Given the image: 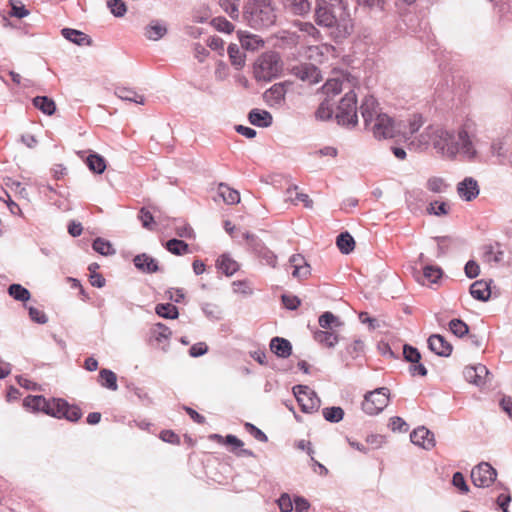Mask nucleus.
I'll return each instance as SVG.
<instances>
[{
	"instance_id": "nucleus-1",
	"label": "nucleus",
	"mask_w": 512,
	"mask_h": 512,
	"mask_svg": "<svg viewBox=\"0 0 512 512\" xmlns=\"http://www.w3.org/2000/svg\"><path fill=\"white\" fill-rule=\"evenodd\" d=\"M420 142L423 145L431 142L434 149L447 159L454 160L459 155L467 161L478 159L482 145L472 120H466L457 130L429 126L420 135Z\"/></svg>"
},
{
	"instance_id": "nucleus-2",
	"label": "nucleus",
	"mask_w": 512,
	"mask_h": 512,
	"mask_svg": "<svg viewBox=\"0 0 512 512\" xmlns=\"http://www.w3.org/2000/svg\"><path fill=\"white\" fill-rule=\"evenodd\" d=\"M245 15L251 27L265 28L274 24L276 14L269 0H253L245 6Z\"/></svg>"
},
{
	"instance_id": "nucleus-3",
	"label": "nucleus",
	"mask_w": 512,
	"mask_h": 512,
	"mask_svg": "<svg viewBox=\"0 0 512 512\" xmlns=\"http://www.w3.org/2000/svg\"><path fill=\"white\" fill-rule=\"evenodd\" d=\"M282 71V62L276 52L263 54L257 61L255 77L258 80L271 81L278 77Z\"/></svg>"
},
{
	"instance_id": "nucleus-4",
	"label": "nucleus",
	"mask_w": 512,
	"mask_h": 512,
	"mask_svg": "<svg viewBox=\"0 0 512 512\" xmlns=\"http://www.w3.org/2000/svg\"><path fill=\"white\" fill-rule=\"evenodd\" d=\"M335 116L340 125L353 127L357 124V95L354 90L350 89L339 101Z\"/></svg>"
},
{
	"instance_id": "nucleus-5",
	"label": "nucleus",
	"mask_w": 512,
	"mask_h": 512,
	"mask_svg": "<svg viewBox=\"0 0 512 512\" xmlns=\"http://www.w3.org/2000/svg\"><path fill=\"white\" fill-rule=\"evenodd\" d=\"M389 403V389L380 387L367 392L362 402V409L368 415H377Z\"/></svg>"
},
{
	"instance_id": "nucleus-6",
	"label": "nucleus",
	"mask_w": 512,
	"mask_h": 512,
	"mask_svg": "<svg viewBox=\"0 0 512 512\" xmlns=\"http://www.w3.org/2000/svg\"><path fill=\"white\" fill-rule=\"evenodd\" d=\"M292 390L302 412L313 413L318 411L321 400L314 390L306 385H296Z\"/></svg>"
},
{
	"instance_id": "nucleus-7",
	"label": "nucleus",
	"mask_w": 512,
	"mask_h": 512,
	"mask_svg": "<svg viewBox=\"0 0 512 512\" xmlns=\"http://www.w3.org/2000/svg\"><path fill=\"white\" fill-rule=\"evenodd\" d=\"M497 477V471L489 463L481 462L471 471L473 484L480 488L489 487Z\"/></svg>"
},
{
	"instance_id": "nucleus-8",
	"label": "nucleus",
	"mask_w": 512,
	"mask_h": 512,
	"mask_svg": "<svg viewBox=\"0 0 512 512\" xmlns=\"http://www.w3.org/2000/svg\"><path fill=\"white\" fill-rule=\"evenodd\" d=\"M375 138L388 139L395 136L396 126L393 119L387 115H377L376 120L368 127Z\"/></svg>"
},
{
	"instance_id": "nucleus-9",
	"label": "nucleus",
	"mask_w": 512,
	"mask_h": 512,
	"mask_svg": "<svg viewBox=\"0 0 512 512\" xmlns=\"http://www.w3.org/2000/svg\"><path fill=\"white\" fill-rule=\"evenodd\" d=\"M54 407V413L53 417L56 418H65L71 422L78 421L81 416L82 412L79 407L74 405H69L67 401L61 398H54V404H52Z\"/></svg>"
},
{
	"instance_id": "nucleus-10",
	"label": "nucleus",
	"mask_w": 512,
	"mask_h": 512,
	"mask_svg": "<svg viewBox=\"0 0 512 512\" xmlns=\"http://www.w3.org/2000/svg\"><path fill=\"white\" fill-rule=\"evenodd\" d=\"M359 109L366 127H369L376 120L377 115L384 114L381 112L375 97L371 95L364 97Z\"/></svg>"
},
{
	"instance_id": "nucleus-11",
	"label": "nucleus",
	"mask_w": 512,
	"mask_h": 512,
	"mask_svg": "<svg viewBox=\"0 0 512 512\" xmlns=\"http://www.w3.org/2000/svg\"><path fill=\"white\" fill-rule=\"evenodd\" d=\"M489 374L487 367L482 364L467 366L463 371L465 380L478 387L483 386L488 381Z\"/></svg>"
},
{
	"instance_id": "nucleus-12",
	"label": "nucleus",
	"mask_w": 512,
	"mask_h": 512,
	"mask_svg": "<svg viewBox=\"0 0 512 512\" xmlns=\"http://www.w3.org/2000/svg\"><path fill=\"white\" fill-rule=\"evenodd\" d=\"M479 193L480 188L478 182L473 177H465L457 184V194L466 202L476 199L479 196Z\"/></svg>"
},
{
	"instance_id": "nucleus-13",
	"label": "nucleus",
	"mask_w": 512,
	"mask_h": 512,
	"mask_svg": "<svg viewBox=\"0 0 512 512\" xmlns=\"http://www.w3.org/2000/svg\"><path fill=\"white\" fill-rule=\"evenodd\" d=\"M23 404L26 408L31 409L32 411H41L50 416H52L55 411L52 405L54 404V398L52 400H47L41 395H29L24 399Z\"/></svg>"
},
{
	"instance_id": "nucleus-14",
	"label": "nucleus",
	"mask_w": 512,
	"mask_h": 512,
	"mask_svg": "<svg viewBox=\"0 0 512 512\" xmlns=\"http://www.w3.org/2000/svg\"><path fill=\"white\" fill-rule=\"evenodd\" d=\"M411 442L423 449L430 450L435 446L434 434L424 426H419L410 434Z\"/></svg>"
},
{
	"instance_id": "nucleus-15",
	"label": "nucleus",
	"mask_w": 512,
	"mask_h": 512,
	"mask_svg": "<svg viewBox=\"0 0 512 512\" xmlns=\"http://www.w3.org/2000/svg\"><path fill=\"white\" fill-rule=\"evenodd\" d=\"M428 347L438 356L448 357L452 353V345L440 334H433L428 338Z\"/></svg>"
},
{
	"instance_id": "nucleus-16",
	"label": "nucleus",
	"mask_w": 512,
	"mask_h": 512,
	"mask_svg": "<svg viewBox=\"0 0 512 512\" xmlns=\"http://www.w3.org/2000/svg\"><path fill=\"white\" fill-rule=\"evenodd\" d=\"M135 267L143 273L151 274L160 270L157 261L146 253L136 255L133 259Z\"/></svg>"
},
{
	"instance_id": "nucleus-17",
	"label": "nucleus",
	"mask_w": 512,
	"mask_h": 512,
	"mask_svg": "<svg viewBox=\"0 0 512 512\" xmlns=\"http://www.w3.org/2000/svg\"><path fill=\"white\" fill-rule=\"evenodd\" d=\"M294 75L302 81L309 83L318 82L319 70L312 64H301L293 68Z\"/></svg>"
},
{
	"instance_id": "nucleus-18",
	"label": "nucleus",
	"mask_w": 512,
	"mask_h": 512,
	"mask_svg": "<svg viewBox=\"0 0 512 512\" xmlns=\"http://www.w3.org/2000/svg\"><path fill=\"white\" fill-rule=\"evenodd\" d=\"M286 90L283 84L277 83L264 93V99L270 106H280L285 100Z\"/></svg>"
},
{
	"instance_id": "nucleus-19",
	"label": "nucleus",
	"mask_w": 512,
	"mask_h": 512,
	"mask_svg": "<svg viewBox=\"0 0 512 512\" xmlns=\"http://www.w3.org/2000/svg\"><path fill=\"white\" fill-rule=\"evenodd\" d=\"M491 280L489 282L485 280H477L473 282L470 286V294L471 296L479 301L486 302L489 300L491 296Z\"/></svg>"
},
{
	"instance_id": "nucleus-20",
	"label": "nucleus",
	"mask_w": 512,
	"mask_h": 512,
	"mask_svg": "<svg viewBox=\"0 0 512 512\" xmlns=\"http://www.w3.org/2000/svg\"><path fill=\"white\" fill-rule=\"evenodd\" d=\"M289 263L293 267V277L307 278L310 275V265L305 261L302 255H292L289 259Z\"/></svg>"
},
{
	"instance_id": "nucleus-21",
	"label": "nucleus",
	"mask_w": 512,
	"mask_h": 512,
	"mask_svg": "<svg viewBox=\"0 0 512 512\" xmlns=\"http://www.w3.org/2000/svg\"><path fill=\"white\" fill-rule=\"evenodd\" d=\"M248 119L252 125L262 128H267L273 123V117L270 112L257 108L249 112Z\"/></svg>"
},
{
	"instance_id": "nucleus-22",
	"label": "nucleus",
	"mask_w": 512,
	"mask_h": 512,
	"mask_svg": "<svg viewBox=\"0 0 512 512\" xmlns=\"http://www.w3.org/2000/svg\"><path fill=\"white\" fill-rule=\"evenodd\" d=\"M61 35L68 41L78 45V46H90L92 44V39L85 33L80 30L72 29V28H63L61 30Z\"/></svg>"
},
{
	"instance_id": "nucleus-23",
	"label": "nucleus",
	"mask_w": 512,
	"mask_h": 512,
	"mask_svg": "<svg viewBox=\"0 0 512 512\" xmlns=\"http://www.w3.org/2000/svg\"><path fill=\"white\" fill-rule=\"evenodd\" d=\"M270 350L280 358H288L292 354V345L285 338L274 337L270 341Z\"/></svg>"
},
{
	"instance_id": "nucleus-24",
	"label": "nucleus",
	"mask_w": 512,
	"mask_h": 512,
	"mask_svg": "<svg viewBox=\"0 0 512 512\" xmlns=\"http://www.w3.org/2000/svg\"><path fill=\"white\" fill-rule=\"evenodd\" d=\"M257 257L266 265L271 266L273 268L277 265V256L271 251L265 244L261 242H257L254 244V249L252 250Z\"/></svg>"
},
{
	"instance_id": "nucleus-25",
	"label": "nucleus",
	"mask_w": 512,
	"mask_h": 512,
	"mask_svg": "<svg viewBox=\"0 0 512 512\" xmlns=\"http://www.w3.org/2000/svg\"><path fill=\"white\" fill-rule=\"evenodd\" d=\"M348 85V80L344 81L338 78H332L327 80L323 86V92L326 95V99L331 100L334 96L341 93L344 88H347Z\"/></svg>"
},
{
	"instance_id": "nucleus-26",
	"label": "nucleus",
	"mask_w": 512,
	"mask_h": 512,
	"mask_svg": "<svg viewBox=\"0 0 512 512\" xmlns=\"http://www.w3.org/2000/svg\"><path fill=\"white\" fill-rule=\"evenodd\" d=\"M287 11L294 15L303 16L311 9L309 0H282Z\"/></svg>"
},
{
	"instance_id": "nucleus-27",
	"label": "nucleus",
	"mask_w": 512,
	"mask_h": 512,
	"mask_svg": "<svg viewBox=\"0 0 512 512\" xmlns=\"http://www.w3.org/2000/svg\"><path fill=\"white\" fill-rule=\"evenodd\" d=\"M316 22L320 26L333 28L337 24V19L328 7H318L316 9Z\"/></svg>"
},
{
	"instance_id": "nucleus-28",
	"label": "nucleus",
	"mask_w": 512,
	"mask_h": 512,
	"mask_svg": "<svg viewBox=\"0 0 512 512\" xmlns=\"http://www.w3.org/2000/svg\"><path fill=\"white\" fill-rule=\"evenodd\" d=\"M167 33V27L165 24L159 21H151V23L146 26L144 35L147 39L152 41H158Z\"/></svg>"
},
{
	"instance_id": "nucleus-29",
	"label": "nucleus",
	"mask_w": 512,
	"mask_h": 512,
	"mask_svg": "<svg viewBox=\"0 0 512 512\" xmlns=\"http://www.w3.org/2000/svg\"><path fill=\"white\" fill-rule=\"evenodd\" d=\"M314 339L328 347V348H333L337 345V343L339 342V337L338 335L334 332V331H329V330H318L314 333Z\"/></svg>"
},
{
	"instance_id": "nucleus-30",
	"label": "nucleus",
	"mask_w": 512,
	"mask_h": 512,
	"mask_svg": "<svg viewBox=\"0 0 512 512\" xmlns=\"http://www.w3.org/2000/svg\"><path fill=\"white\" fill-rule=\"evenodd\" d=\"M115 95L123 100L128 102H134L137 104L143 105L145 103V98L143 95L138 94L136 91L126 87H119L115 90Z\"/></svg>"
},
{
	"instance_id": "nucleus-31",
	"label": "nucleus",
	"mask_w": 512,
	"mask_h": 512,
	"mask_svg": "<svg viewBox=\"0 0 512 512\" xmlns=\"http://www.w3.org/2000/svg\"><path fill=\"white\" fill-rule=\"evenodd\" d=\"M218 194L223 199V201L228 205H233L240 202L239 192L235 189L230 188L225 183L219 184Z\"/></svg>"
},
{
	"instance_id": "nucleus-32",
	"label": "nucleus",
	"mask_w": 512,
	"mask_h": 512,
	"mask_svg": "<svg viewBox=\"0 0 512 512\" xmlns=\"http://www.w3.org/2000/svg\"><path fill=\"white\" fill-rule=\"evenodd\" d=\"M33 105L46 115H53L56 111L55 102L47 96H36L32 100Z\"/></svg>"
},
{
	"instance_id": "nucleus-33",
	"label": "nucleus",
	"mask_w": 512,
	"mask_h": 512,
	"mask_svg": "<svg viewBox=\"0 0 512 512\" xmlns=\"http://www.w3.org/2000/svg\"><path fill=\"white\" fill-rule=\"evenodd\" d=\"M484 261L489 264H502L504 262L505 253L502 251L497 245L494 246H488L484 252L483 255Z\"/></svg>"
},
{
	"instance_id": "nucleus-34",
	"label": "nucleus",
	"mask_w": 512,
	"mask_h": 512,
	"mask_svg": "<svg viewBox=\"0 0 512 512\" xmlns=\"http://www.w3.org/2000/svg\"><path fill=\"white\" fill-rule=\"evenodd\" d=\"M239 40L242 48L250 51H254L264 44L259 36L253 34L239 33Z\"/></svg>"
},
{
	"instance_id": "nucleus-35",
	"label": "nucleus",
	"mask_w": 512,
	"mask_h": 512,
	"mask_svg": "<svg viewBox=\"0 0 512 512\" xmlns=\"http://www.w3.org/2000/svg\"><path fill=\"white\" fill-rule=\"evenodd\" d=\"M217 267L221 270L226 276H232L239 269V264L231 259L227 255H222L217 260Z\"/></svg>"
},
{
	"instance_id": "nucleus-36",
	"label": "nucleus",
	"mask_w": 512,
	"mask_h": 512,
	"mask_svg": "<svg viewBox=\"0 0 512 512\" xmlns=\"http://www.w3.org/2000/svg\"><path fill=\"white\" fill-rule=\"evenodd\" d=\"M337 247L343 254H349L354 250V238L348 232H342L337 236Z\"/></svg>"
},
{
	"instance_id": "nucleus-37",
	"label": "nucleus",
	"mask_w": 512,
	"mask_h": 512,
	"mask_svg": "<svg viewBox=\"0 0 512 512\" xmlns=\"http://www.w3.org/2000/svg\"><path fill=\"white\" fill-rule=\"evenodd\" d=\"M88 168L96 174H102L106 169V161L99 154H90L86 159Z\"/></svg>"
},
{
	"instance_id": "nucleus-38",
	"label": "nucleus",
	"mask_w": 512,
	"mask_h": 512,
	"mask_svg": "<svg viewBox=\"0 0 512 512\" xmlns=\"http://www.w3.org/2000/svg\"><path fill=\"white\" fill-rule=\"evenodd\" d=\"M297 189L298 187L294 185L286 190L287 200H290L293 203L300 201L304 204L306 208H311L313 205V201L309 198L307 194L296 192Z\"/></svg>"
},
{
	"instance_id": "nucleus-39",
	"label": "nucleus",
	"mask_w": 512,
	"mask_h": 512,
	"mask_svg": "<svg viewBox=\"0 0 512 512\" xmlns=\"http://www.w3.org/2000/svg\"><path fill=\"white\" fill-rule=\"evenodd\" d=\"M165 248L172 254L180 256L186 254L189 250V246L183 240L176 238L170 239L166 242Z\"/></svg>"
},
{
	"instance_id": "nucleus-40",
	"label": "nucleus",
	"mask_w": 512,
	"mask_h": 512,
	"mask_svg": "<svg viewBox=\"0 0 512 512\" xmlns=\"http://www.w3.org/2000/svg\"><path fill=\"white\" fill-rule=\"evenodd\" d=\"M155 312L165 319H176L179 315L177 307L171 303L157 304Z\"/></svg>"
},
{
	"instance_id": "nucleus-41",
	"label": "nucleus",
	"mask_w": 512,
	"mask_h": 512,
	"mask_svg": "<svg viewBox=\"0 0 512 512\" xmlns=\"http://www.w3.org/2000/svg\"><path fill=\"white\" fill-rule=\"evenodd\" d=\"M319 325L321 328L326 330H332L335 327H340L342 322L333 313L327 311L319 317Z\"/></svg>"
},
{
	"instance_id": "nucleus-42",
	"label": "nucleus",
	"mask_w": 512,
	"mask_h": 512,
	"mask_svg": "<svg viewBox=\"0 0 512 512\" xmlns=\"http://www.w3.org/2000/svg\"><path fill=\"white\" fill-rule=\"evenodd\" d=\"M99 376L102 380V386L112 391H116L118 389L117 376L113 371L109 369H102L99 372Z\"/></svg>"
},
{
	"instance_id": "nucleus-43",
	"label": "nucleus",
	"mask_w": 512,
	"mask_h": 512,
	"mask_svg": "<svg viewBox=\"0 0 512 512\" xmlns=\"http://www.w3.org/2000/svg\"><path fill=\"white\" fill-rule=\"evenodd\" d=\"M9 295L17 301L26 302L30 299V292L28 289L20 284H11L8 288Z\"/></svg>"
},
{
	"instance_id": "nucleus-44",
	"label": "nucleus",
	"mask_w": 512,
	"mask_h": 512,
	"mask_svg": "<svg viewBox=\"0 0 512 512\" xmlns=\"http://www.w3.org/2000/svg\"><path fill=\"white\" fill-rule=\"evenodd\" d=\"M322 413L324 419L331 423H338L344 417V410L339 406L326 407Z\"/></svg>"
},
{
	"instance_id": "nucleus-45",
	"label": "nucleus",
	"mask_w": 512,
	"mask_h": 512,
	"mask_svg": "<svg viewBox=\"0 0 512 512\" xmlns=\"http://www.w3.org/2000/svg\"><path fill=\"white\" fill-rule=\"evenodd\" d=\"M227 52L232 65H234L236 68H241L244 65V55L237 44H230L228 46Z\"/></svg>"
},
{
	"instance_id": "nucleus-46",
	"label": "nucleus",
	"mask_w": 512,
	"mask_h": 512,
	"mask_svg": "<svg viewBox=\"0 0 512 512\" xmlns=\"http://www.w3.org/2000/svg\"><path fill=\"white\" fill-rule=\"evenodd\" d=\"M152 335L158 343H162L169 341L172 332L166 325L157 323L152 329Z\"/></svg>"
},
{
	"instance_id": "nucleus-47",
	"label": "nucleus",
	"mask_w": 512,
	"mask_h": 512,
	"mask_svg": "<svg viewBox=\"0 0 512 512\" xmlns=\"http://www.w3.org/2000/svg\"><path fill=\"white\" fill-rule=\"evenodd\" d=\"M92 247L96 252L104 256L115 254V249L112 244L100 237L93 241Z\"/></svg>"
},
{
	"instance_id": "nucleus-48",
	"label": "nucleus",
	"mask_w": 512,
	"mask_h": 512,
	"mask_svg": "<svg viewBox=\"0 0 512 512\" xmlns=\"http://www.w3.org/2000/svg\"><path fill=\"white\" fill-rule=\"evenodd\" d=\"M426 188L433 193L441 194L447 191L448 185L443 178L434 176L427 180Z\"/></svg>"
},
{
	"instance_id": "nucleus-49",
	"label": "nucleus",
	"mask_w": 512,
	"mask_h": 512,
	"mask_svg": "<svg viewBox=\"0 0 512 512\" xmlns=\"http://www.w3.org/2000/svg\"><path fill=\"white\" fill-rule=\"evenodd\" d=\"M426 211L430 215L445 216L449 213V206L444 201H434L428 205Z\"/></svg>"
},
{
	"instance_id": "nucleus-50",
	"label": "nucleus",
	"mask_w": 512,
	"mask_h": 512,
	"mask_svg": "<svg viewBox=\"0 0 512 512\" xmlns=\"http://www.w3.org/2000/svg\"><path fill=\"white\" fill-rule=\"evenodd\" d=\"M201 308L205 316L211 320L217 321L222 318V311L216 304L203 303Z\"/></svg>"
},
{
	"instance_id": "nucleus-51",
	"label": "nucleus",
	"mask_w": 512,
	"mask_h": 512,
	"mask_svg": "<svg viewBox=\"0 0 512 512\" xmlns=\"http://www.w3.org/2000/svg\"><path fill=\"white\" fill-rule=\"evenodd\" d=\"M331 100L325 99L316 110L315 116L319 120H329L333 115Z\"/></svg>"
},
{
	"instance_id": "nucleus-52",
	"label": "nucleus",
	"mask_w": 512,
	"mask_h": 512,
	"mask_svg": "<svg viewBox=\"0 0 512 512\" xmlns=\"http://www.w3.org/2000/svg\"><path fill=\"white\" fill-rule=\"evenodd\" d=\"M449 329L457 337H463L469 332L468 325L460 319H452L449 322Z\"/></svg>"
},
{
	"instance_id": "nucleus-53",
	"label": "nucleus",
	"mask_w": 512,
	"mask_h": 512,
	"mask_svg": "<svg viewBox=\"0 0 512 512\" xmlns=\"http://www.w3.org/2000/svg\"><path fill=\"white\" fill-rule=\"evenodd\" d=\"M107 7L115 17H122L127 11L126 5L122 0H107Z\"/></svg>"
},
{
	"instance_id": "nucleus-54",
	"label": "nucleus",
	"mask_w": 512,
	"mask_h": 512,
	"mask_svg": "<svg viewBox=\"0 0 512 512\" xmlns=\"http://www.w3.org/2000/svg\"><path fill=\"white\" fill-rule=\"evenodd\" d=\"M424 277L431 283H436L442 276L441 268L432 265H426L423 268Z\"/></svg>"
},
{
	"instance_id": "nucleus-55",
	"label": "nucleus",
	"mask_w": 512,
	"mask_h": 512,
	"mask_svg": "<svg viewBox=\"0 0 512 512\" xmlns=\"http://www.w3.org/2000/svg\"><path fill=\"white\" fill-rule=\"evenodd\" d=\"M219 5L232 19H238L239 9L233 0H219Z\"/></svg>"
},
{
	"instance_id": "nucleus-56",
	"label": "nucleus",
	"mask_w": 512,
	"mask_h": 512,
	"mask_svg": "<svg viewBox=\"0 0 512 512\" xmlns=\"http://www.w3.org/2000/svg\"><path fill=\"white\" fill-rule=\"evenodd\" d=\"M403 355L405 360L410 363H418L421 359L418 349L408 344H405L403 347Z\"/></svg>"
},
{
	"instance_id": "nucleus-57",
	"label": "nucleus",
	"mask_w": 512,
	"mask_h": 512,
	"mask_svg": "<svg viewBox=\"0 0 512 512\" xmlns=\"http://www.w3.org/2000/svg\"><path fill=\"white\" fill-rule=\"evenodd\" d=\"M10 5H11V11L9 13L10 16L21 19V18L27 17L29 15V11L26 9V7L21 2L11 0Z\"/></svg>"
},
{
	"instance_id": "nucleus-58",
	"label": "nucleus",
	"mask_w": 512,
	"mask_h": 512,
	"mask_svg": "<svg viewBox=\"0 0 512 512\" xmlns=\"http://www.w3.org/2000/svg\"><path fill=\"white\" fill-rule=\"evenodd\" d=\"M364 351V343L360 339L355 340L346 348L347 354L352 358H358Z\"/></svg>"
},
{
	"instance_id": "nucleus-59",
	"label": "nucleus",
	"mask_w": 512,
	"mask_h": 512,
	"mask_svg": "<svg viewBox=\"0 0 512 512\" xmlns=\"http://www.w3.org/2000/svg\"><path fill=\"white\" fill-rule=\"evenodd\" d=\"M452 484L459 489L463 494L469 492V487L465 481V478L461 472H455L452 477Z\"/></svg>"
},
{
	"instance_id": "nucleus-60",
	"label": "nucleus",
	"mask_w": 512,
	"mask_h": 512,
	"mask_svg": "<svg viewBox=\"0 0 512 512\" xmlns=\"http://www.w3.org/2000/svg\"><path fill=\"white\" fill-rule=\"evenodd\" d=\"M138 217L144 228L152 229V225L154 224V217L149 210H147L145 207H142L139 211Z\"/></svg>"
},
{
	"instance_id": "nucleus-61",
	"label": "nucleus",
	"mask_w": 512,
	"mask_h": 512,
	"mask_svg": "<svg viewBox=\"0 0 512 512\" xmlns=\"http://www.w3.org/2000/svg\"><path fill=\"white\" fill-rule=\"evenodd\" d=\"M277 503L281 512H291L293 510V501L287 493L281 494Z\"/></svg>"
},
{
	"instance_id": "nucleus-62",
	"label": "nucleus",
	"mask_w": 512,
	"mask_h": 512,
	"mask_svg": "<svg viewBox=\"0 0 512 512\" xmlns=\"http://www.w3.org/2000/svg\"><path fill=\"white\" fill-rule=\"evenodd\" d=\"M245 428H246L247 432L250 435H252L256 440H258L260 442H267L268 438H267L266 434L262 430L257 428L255 425L247 422L245 424Z\"/></svg>"
},
{
	"instance_id": "nucleus-63",
	"label": "nucleus",
	"mask_w": 512,
	"mask_h": 512,
	"mask_svg": "<svg viewBox=\"0 0 512 512\" xmlns=\"http://www.w3.org/2000/svg\"><path fill=\"white\" fill-rule=\"evenodd\" d=\"M464 272L469 279H474L480 274V267L474 260H469L465 264Z\"/></svg>"
},
{
	"instance_id": "nucleus-64",
	"label": "nucleus",
	"mask_w": 512,
	"mask_h": 512,
	"mask_svg": "<svg viewBox=\"0 0 512 512\" xmlns=\"http://www.w3.org/2000/svg\"><path fill=\"white\" fill-rule=\"evenodd\" d=\"M214 25L218 31L231 33L234 29V26L231 22L226 20L225 18L218 17L213 20Z\"/></svg>"
}]
</instances>
